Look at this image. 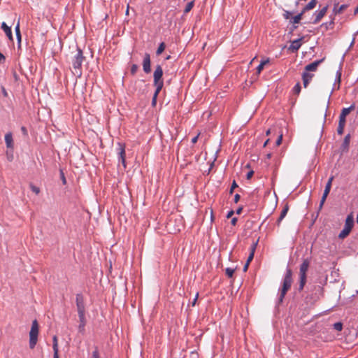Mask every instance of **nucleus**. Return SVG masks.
<instances>
[{
    "label": "nucleus",
    "instance_id": "obj_1",
    "mask_svg": "<svg viewBox=\"0 0 358 358\" xmlns=\"http://www.w3.org/2000/svg\"><path fill=\"white\" fill-rule=\"evenodd\" d=\"M85 59L83 51L79 48H76V52H73V55L71 57V64L73 68V74L78 77L82 76V64Z\"/></svg>",
    "mask_w": 358,
    "mask_h": 358
},
{
    "label": "nucleus",
    "instance_id": "obj_2",
    "mask_svg": "<svg viewBox=\"0 0 358 358\" xmlns=\"http://www.w3.org/2000/svg\"><path fill=\"white\" fill-rule=\"evenodd\" d=\"M292 284V271L287 268L283 280L282 287L279 296V303H282L287 292L290 289Z\"/></svg>",
    "mask_w": 358,
    "mask_h": 358
},
{
    "label": "nucleus",
    "instance_id": "obj_3",
    "mask_svg": "<svg viewBox=\"0 0 358 358\" xmlns=\"http://www.w3.org/2000/svg\"><path fill=\"white\" fill-rule=\"evenodd\" d=\"M310 261L306 259L303 261L299 269V290H302L306 283V273L308 270Z\"/></svg>",
    "mask_w": 358,
    "mask_h": 358
},
{
    "label": "nucleus",
    "instance_id": "obj_4",
    "mask_svg": "<svg viewBox=\"0 0 358 358\" xmlns=\"http://www.w3.org/2000/svg\"><path fill=\"white\" fill-rule=\"evenodd\" d=\"M39 327L36 320L32 322L31 327L29 331V348L34 349L38 341Z\"/></svg>",
    "mask_w": 358,
    "mask_h": 358
},
{
    "label": "nucleus",
    "instance_id": "obj_5",
    "mask_svg": "<svg viewBox=\"0 0 358 358\" xmlns=\"http://www.w3.org/2000/svg\"><path fill=\"white\" fill-rule=\"evenodd\" d=\"M163 69L161 66H157L154 74H153V85L157 89V91H161L163 86L164 82L162 80Z\"/></svg>",
    "mask_w": 358,
    "mask_h": 358
},
{
    "label": "nucleus",
    "instance_id": "obj_6",
    "mask_svg": "<svg viewBox=\"0 0 358 358\" xmlns=\"http://www.w3.org/2000/svg\"><path fill=\"white\" fill-rule=\"evenodd\" d=\"M353 226L354 219L352 215L350 214L348 215L345 220L344 228L339 234L338 238L341 239L346 238L350 234Z\"/></svg>",
    "mask_w": 358,
    "mask_h": 358
},
{
    "label": "nucleus",
    "instance_id": "obj_7",
    "mask_svg": "<svg viewBox=\"0 0 358 358\" xmlns=\"http://www.w3.org/2000/svg\"><path fill=\"white\" fill-rule=\"evenodd\" d=\"M116 150H117V154L118 156L119 162H120L122 164L124 168H126V162H125L126 153H125L124 144L122 143H118L117 145Z\"/></svg>",
    "mask_w": 358,
    "mask_h": 358
},
{
    "label": "nucleus",
    "instance_id": "obj_8",
    "mask_svg": "<svg viewBox=\"0 0 358 358\" xmlns=\"http://www.w3.org/2000/svg\"><path fill=\"white\" fill-rule=\"evenodd\" d=\"M334 176H331L327 184H326V186H325V189H324V193H323V195L322 196V199L320 200V206H319V209L321 210L326 199H327V196L329 195V192H330V190H331V185H332V182L334 180Z\"/></svg>",
    "mask_w": 358,
    "mask_h": 358
},
{
    "label": "nucleus",
    "instance_id": "obj_9",
    "mask_svg": "<svg viewBox=\"0 0 358 358\" xmlns=\"http://www.w3.org/2000/svg\"><path fill=\"white\" fill-rule=\"evenodd\" d=\"M327 10H328V6H326L323 8H322L320 10L316 11L314 13L315 19H314L313 23V24L318 23L323 18V17L326 15Z\"/></svg>",
    "mask_w": 358,
    "mask_h": 358
},
{
    "label": "nucleus",
    "instance_id": "obj_10",
    "mask_svg": "<svg viewBox=\"0 0 358 358\" xmlns=\"http://www.w3.org/2000/svg\"><path fill=\"white\" fill-rule=\"evenodd\" d=\"M143 69L146 73H149L151 71L150 68V57L148 53H145L143 62Z\"/></svg>",
    "mask_w": 358,
    "mask_h": 358
},
{
    "label": "nucleus",
    "instance_id": "obj_11",
    "mask_svg": "<svg viewBox=\"0 0 358 358\" xmlns=\"http://www.w3.org/2000/svg\"><path fill=\"white\" fill-rule=\"evenodd\" d=\"M76 306L78 313H85V304L83 297L81 294H78L76 295Z\"/></svg>",
    "mask_w": 358,
    "mask_h": 358
},
{
    "label": "nucleus",
    "instance_id": "obj_12",
    "mask_svg": "<svg viewBox=\"0 0 358 358\" xmlns=\"http://www.w3.org/2000/svg\"><path fill=\"white\" fill-rule=\"evenodd\" d=\"M303 38L304 37H301L300 38L292 41V43L289 47V50L292 52H296L301 48L302 44L301 41H303Z\"/></svg>",
    "mask_w": 358,
    "mask_h": 358
},
{
    "label": "nucleus",
    "instance_id": "obj_13",
    "mask_svg": "<svg viewBox=\"0 0 358 358\" xmlns=\"http://www.w3.org/2000/svg\"><path fill=\"white\" fill-rule=\"evenodd\" d=\"M354 105L350 106L349 108H345L342 110L340 116H339V122H343L345 124V118L346 116L350 113L351 110L354 109Z\"/></svg>",
    "mask_w": 358,
    "mask_h": 358
},
{
    "label": "nucleus",
    "instance_id": "obj_14",
    "mask_svg": "<svg viewBox=\"0 0 358 358\" xmlns=\"http://www.w3.org/2000/svg\"><path fill=\"white\" fill-rule=\"evenodd\" d=\"M324 60V59H322L320 60H317L313 62L311 64H309L306 66L305 67V71L308 72L309 71H315L319 66V64Z\"/></svg>",
    "mask_w": 358,
    "mask_h": 358
},
{
    "label": "nucleus",
    "instance_id": "obj_15",
    "mask_svg": "<svg viewBox=\"0 0 358 358\" xmlns=\"http://www.w3.org/2000/svg\"><path fill=\"white\" fill-rule=\"evenodd\" d=\"M1 29L5 32L6 36L10 41H13V37L10 27L8 26L6 22H3L1 26Z\"/></svg>",
    "mask_w": 358,
    "mask_h": 358
},
{
    "label": "nucleus",
    "instance_id": "obj_16",
    "mask_svg": "<svg viewBox=\"0 0 358 358\" xmlns=\"http://www.w3.org/2000/svg\"><path fill=\"white\" fill-rule=\"evenodd\" d=\"M5 142L8 149L13 150L14 143L13 139V136L10 132L6 134L5 135Z\"/></svg>",
    "mask_w": 358,
    "mask_h": 358
},
{
    "label": "nucleus",
    "instance_id": "obj_17",
    "mask_svg": "<svg viewBox=\"0 0 358 358\" xmlns=\"http://www.w3.org/2000/svg\"><path fill=\"white\" fill-rule=\"evenodd\" d=\"M347 4H343L339 6L338 3H335L333 8V13L334 15H338L342 13L347 8Z\"/></svg>",
    "mask_w": 358,
    "mask_h": 358
},
{
    "label": "nucleus",
    "instance_id": "obj_18",
    "mask_svg": "<svg viewBox=\"0 0 358 358\" xmlns=\"http://www.w3.org/2000/svg\"><path fill=\"white\" fill-rule=\"evenodd\" d=\"M52 348L54 351L53 358H59V348H58V340L57 336H54L52 338Z\"/></svg>",
    "mask_w": 358,
    "mask_h": 358
},
{
    "label": "nucleus",
    "instance_id": "obj_19",
    "mask_svg": "<svg viewBox=\"0 0 358 358\" xmlns=\"http://www.w3.org/2000/svg\"><path fill=\"white\" fill-rule=\"evenodd\" d=\"M78 316L80 319V324L78 329L80 332H83L85 331V326L86 324L85 313H78Z\"/></svg>",
    "mask_w": 358,
    "mask_h": 358
},
{
    "label": "nucleus",
    "instance_id": "obj_20",
    "mask_svg": "<svg viewBox=\"0 0 358 358\" xmlns=\"http://www.w3.org/2000/svg\"><path fill=\"white\" fill-rule=\"evenodd\" d=\"M313 77V74H312V73H310L306 72V71H304L303 73L302 78H303V83L304 87H307L308 83L312 80Z\"/></svg>",
    "mask_w": 358,
    "mask_h": 358
},
{
    "label": "nucleus",
    "instance_id": "obj_21",
    "mask_svg": "<svg viewBox=\"0 0 358 358\" xmlns=\"http://www.w3.org/2000/svg\"><path fill=\"white\" fill-rule=\"evenodd\" d=\"M317 3V0H311L303 9V13L313 9Z\"/></svg>",
    "mask_w": 358,
    "mask_h": 358
},
{
    "label": "nucleus",
    "instance_id": "obj_22",
    "mask_svg": "<svg viewBox=\"0 0 358 358\" xmlns=\"http://www.w3.org/2000/svg\"><path fill=\"white\" fill-rule=\"evenodd\" d=\"M289 210V206L288 205H285L283 208V209L282 210L281 213H280V215L277 221L278 222V224H280V222L284 219V217L286 216L287 212Z\"/></svg>",
    "mask_w": 358,
    "mask_h": 358
},
{
    "label": "nucleus",
    "instance_id": "obj_23",
    "mask_svg": "<svg viewBox=\"0 0 358 358\" xmlns=\"http://www.w3.org/2000/svg\"><path fill=\"white\" fill-rule=\"evenodd\" d=\"M258 244V241H257L256 242H254L252 243V245H251L250 247V253L248 257V260H250L252 261L254 258V254H255V250H256V248H257V245Z\"/></svg>",
    "mask_w": 358,
    "mask_h": 358
},
{
    "label": "nucleus",
    "instance_id": "obj_24",
    "mask_svg": "<svg viewBox=\"0 0 358 358\" xmlns=\"http://www.w3.org/2000/svg\"><path fill=\"white\" fill-rule=\"evenodd\" d=\"M15 34L17 38L18 42L21 41V33L20 29V20L17 21V23L15 27Z\"/></svg>",
    "mask_w": 358,
    "mask_h": 358
},
{
    "label": "nucleus",
    "instance_id": "obj_25",
    "mask_svg": "<svg viewBox=\"0 0 358 358\" xmlns=\"http://www.w3.org/2000/svg\"><path fill=\"white\" fill-rule=\"evenodd\" d=\"M304 13H303V10L301 11V13H300L299 14L296 15V16H294L292 20V22L293 24H298L299 23V22L301 21V20L302 19V16L303 15Z\"/></svg>",
    "mask_w": 358,
    "mask_h": 358
},
{
    "label": "nucleus",
    "instance_id": "obj_26",
    "mask_svg": "<svg viewBox=\"0 0 358 358\" xmlns=\"http://www.w3.org/2000/svg\"><path fill=\"white\" fill-rule=\"evenodd\" d=\"M194 5V1H192L189 2L186 5V6H185V8L184 10V13H189L192 9Z\"/></svg>",
    "mask_w": 358,
    "mask_h": 358
},
{
    "label": "nucleus",
    "instance_id": "obj_27",
    "mask_svg": "<svg viewBox=\"0 0 358 358\" xmlns=\"http://www.w3.org/2000/svg\"><path fill=\"white\" fill-rule=\"evenodd\" d=\"M345 125V124H344L343 122H338L337 132L339 135H342L343 134Z\"/></svg>",
    "mask_w": 358,
    "mask_h": 358
},
{
    "label": "nucleus",
    "instance_id": "obj_28",
    "mask_svg": "<svg viewBox=\"0 0 358 358\" xmlns=\"http://www.w3.org/2000/svg\"><path fill=\"white\" fill-rule=\"evenodd\" d=\"M165 48H166L165 43L163 42L161 43L157 50V52H156L157 55H161L164 52Z\"/></svg>",
    "mask_w": 358,
    "mask_h": 358
},
{
    "label": "nucleus",
    "instance_id": "obj_29",
    "mask_svg": "<svg viewBox=\"0 0 358 358\" xmlns=\"http://www.w3.org/2000/svg\"><path fill=\"white\" fill-rule=\"evenodd\" d=\"M6 158L9 161V162H12L13 160V150L10 149V150H7L6 151Z\"/></svg>",
    "mask_w": 358,
    "mask_h": 358
},
{
    "label": "nucleus",
    "instance_id": "obj_30",
    "mask_svg": "<svg viewBox=\"0 0 358 358\" xmlns=\"http://www.w3.org/2000/svg\"><path fill=\"white\" fill-rule=\"evenodd\" d=\"M225 273L229 278H232L234 273V269L231 268H227L225 270Z\"/></svg>",
    "mask_w": 358,
    "mask_h": 358
},
{
    "label": "nucleus",
    "instance_id": "obj_31",
    "mask_svg": "<svg viewBox=\"0 0 358 358\" xmlns=\"http://www.w3.org/2000/svg\"><path fill=\"white\" fill-rule=\"evenodd\" d=\"M293 92L296 94H299L301 92V85L300 83H298L295 85V86L293 88Z\"/></svg>",
    "mask_w": 358,
    "mask_h": 358
},
{
    "label": "nucleus",
    "instance_id": "obj_32",
    "mask_svg": "<svg viewBox=\"0 0 358 358\" xmlns=\"http://www.w3.org/2000/svg\"><path fill=\"white\" fill-rule=\"evenodd\" d=\"M91 358H101L100 357V354H99V350H98L97 347H96L94 348V350L92 352V357Z\"/></svg>",
    "mask_w": 358,
    "mask_h": 358
},
{
    "label": "nucleus",
    "instance_id": "obj_33",
    "mask_svg": "<svg viewBox=\"0 0 358 358\" xmlns=\"http://www.w3.org/2000/svg\"><path fill=\"white\" fill-rule=\"evenodd\" d=\"M334 327L336 331H341L343 329V324L341 322H336L334 324Z\"/></svg>",
    "mask_w": 358,
    "mask_h": 358
},
{
    "label": "nucleus",
    "instance_id": "obj_34",
    "mask_svg": "<svg viewBox=\"0 0 358 358\" xmlns=\"http://www.w3.org/2000/svg\"><path fill=\"white\" fill-rule=\"evenodd\" d=\"M350 134H348L345 138H344V141H343V145L345 146V147H348L349 145V143H350Z\"/></svg>",
    "mask_w": 358,
    "mask_h": 358
},
{
    "label": "nucleus",
    "instance_id": "obj_35",
    "mask_svg": "<svg viewBox=\"0 0 358 358\" xmlns=\"http://www.w3.org/2000/svg\"><path fill=\"white\" fill-rule=\"evenodd\" d=\"M159 92L160 91H157V89L155 90V94L153 95L152 100V105H155L156 101H157V97Z\"/></svg>",
    "mask_w": 358,
    "mask_h": 358
},
{
    "label": "nucleus",
    "instance_id": "obj_36",
    "mask_svg": "<svg viewBox=\"0 0 358 358\" xmlns=\"http://www.w3.org/2000/svg\"><path fill=\"white\" fill-rule=\"evenodd\" d=\"M138 69V66L136 64H133L131 67V73L132 75H135Z\"/></svg>",
    "mask_w": 358,
    "mask_h": 358
},
{
    "label": "nucleus",
    "instance_id": "obj_37",
    "mask_svg": "<svg viewBox=\"0 0 358 358\" xmlns=\"http://www.w3.org/2000/svg\"><path fill=\"white\" fill-rule=\"evenodd\" d=\"M282 140V134H281L279 135L278 138L276 140V142H275L276 146H279L281 144Z\"/></svg>",
    "mask_w": 358,
    "mask_h": 358
},
{
    "label": "nucleus",
    "instance_id": "obj_38",
    "mask_svg": "<svg viewBox=\"0 0 358 358\" xmlns=\"http://www.w3.org/2000/svg\"><path fill=\"white\" fill-rule=\"evenodd\" d=\"M31 189L36 194H39V192H40V189L38 187H36L34 185H31Z\"/></svg>",
    "mask_w": 358,
    "mask_h": 358
},
{
    "label": "nucleus",
    "instance_id": "obj_39",
    "mask_svg": "<svg viewBox=\"0 0 358 358\" xmlns=\"http://www.w3.org/2000/svg\"><path fill=\"white\" fill-rule=\"evenodd\" d=\"M238 187V185L236 184V181L234 180L231 185V189H230V191H229V193L230 194H232L233 192H234V189Z\"/></svg>",
    "mask_w": 358,
    "mask_h": 358
},
{
    "label": "nucleus",
    "instance_id": "obj_40",
    "mask_svg": "<svg viewBox=\"0 0 358 358\" xmlns=\"http://www.w3.org/2000/svg\"><path fill=\"white\" fill-rule=\"evenodd\" d=\"M264 69L263 64H259V66L257 67V73L260 74L262 71Z\"/></svg>",
    "mask_w": 358,
    "mask_h": 358
},
{
    "label": "nucleus",
    "instance_id": "obj_41",
    "mask_svg": "<svg viewBox=\"0 0 358 358\" xmlns=\"http://www.w3.org/2000/svg\"><path fill=\"white\" fill-rule=\"evenodd\" d=\"M253 174H254V171H249L248 173L247 176H246L247 179L248 180L250 179L252 177Z\"/></svg>",
    "mask_w": 358,
    "mask_h": 358
},
{
    "label": "nucleus",
    "instance_id": "obj_42",
    "mask_svg": "<svg viewBox=\"0 0 358 358\" xmlns=\"http://www.w3.org/2000/svg\"><path fill=\"white\" fill-rule=\"evenodd\" d=\"M5 60H6L5 56L1 52H0V64L3 63L5 62Z\"/></svg>",
    "mask_w": 358,
    "mask_h": 358
},
{
    "label": "nucleus",
    "instance_id": "obj_43",
    "mask_svg": "<svg viewBox=\"0 0 358 358\" xmlns=\"http://www.w3.org/2000/svg\"><path fill=\"white\" fill-rule=\"evenodd\" d=\"M283 15L285 19H288V18H289V17L291 15V13H289V11H285V13L283 14Z\"/></svg>",
    "mask_w": 358,
    "mask_h": 358
},
{
    "label": "nucleus",
    "instance_id": "obj_44",
    "mask_svg": "<svg viewBox=\"0 0 358 358\" xmlns=\"http://www.w3.org/2000/svg\"><path fill=\"white\" fill-rule=\"evenodd\" d=\"M240 197L241 196H240V195L238 194H235V196H234V202L235 203H238V201L240 200Z\"/></svg>",
    "mask_w": 358,
    "mask_h": 358
},
{
    "label": "nucleus",
    "instance_id": "obj_45",
    "mask_svg": "<svg viewBox=\"0 0 358 358\" xmlns=\"http://www.w3.org/2000/svg\"><path fill=\"white\" fill-rule=\"evenodd\" d=\"M199 136V134L192 139V143L193 144H194L197 142Z\"/></svg>",
    "mask_w": 358,
    "mask_h": 358
},
{
    "label": "nucleus",
    "instance_id": "obj_46",
    "mask_svg": "<svg viewBox=\"0 0 358 358\" xmlns=\"http://www.w3.org/2000/svg\"><path fill=\"white\" fill-rule=\"evenodd\" d=\"M269 63V59H264V60H262L260 64H263V66H264L266 64H268Z\"/></svg>",
    "mask_w": 358,
    "mask_h": 358
},
{
    "label": "nucleus",
    "instance_id": "obj_47",
    "mask_svg": "<svg viewBox=\"0 0 358 358\" xmlns=\"http://www.w3.org/2000/svg\"><path fill=\"white\" fill-rule=\"evenodd\" d=\"M2 93H3L4 96H8V93H7L6 89L3 87H2Z\"/></svg>",
    "mask_w": 358,
    "mask_h": 358
},
{
    "label": "nucleus",
    "instance_id": "obj_48",
    "mask_svg": "<svg viewBox=\"0 0 358 358\" xmlns=\"http://www.w3.org/2000/svg\"><path fill=\"white\" fill-rule=\"evenodd\" d=\"M236 222H237V218H236V217H234V218H233V219L231 220V224H232L233 225H235V224H236Z\"/></svg>",
    "mask_w": 358,
    "mask_h": 358
},
{
    "label": "nucleus",
    "instance_id": "obj_49",
    "mask_svg": "<svg viewBox=\"0 0 358 358\" xmlns=\"http://www.w3.org/2000/svg\"><path fill=\"white\" fill-rule=\"evenodd\" d=\"M248 266H249V264H245L243 266V271H245V272L247 271Z\"/></svg>",
    "mask_w": 358,
    "mask_h": 358
},
{
    "label": "nucleus",
    "instance_id": "obj_50",
    "mask_svg": "<svg viewBox=\"0 0 358 358\" xmlns=\"http://www.w3.org/2000/svg\"><path fill=\"white\" fill-rule=\"evenodd\" d=\"M243 208L241 207V208H238L237 210H236V213L237 214H241V211H242Z\"/></svg>",
    "mask_w": 358,
    "mask_h": 358
},
{
    "label": "nucleus",
    "instance_id": "obj_51",
    "mask_svg": "<svg viewBox=\"0 0 358 358\" xmlns=\"http://www.w3.org/2000/svg\"><path fill=\"white\" fill-rule=\"evenodd\" d=\"M197 297H198V294H196V297H195L194 300H193V303H192V305H193V306H194V305H195V303H196V299H197Z\"/></svg>",
    "mask_w": 358,
    "mask_h": 358
},
{
    "label": "nucleus",
    "instance_id": "obj_52",
    "mask_svg": "<svg viewBox=\"0 0 358 358\" xmlns=\"http://www.w3.org/2000/svg\"><path fill=\"white\" fill-rule=\"evenodd\" d=\"M233 213H234V212L232 210L229 212V213L227 215V217H230L233 215Z\"/></svg>",
    "mask_w": 358,
    "mask_h": 358
},
{
    "label": "nucleus",
    "instance_id": "obj_53",
    "mask_svg": "<svg viewBox=\"0 0 358 358\" xmlns=\"http://www.w3.org/2000/svg\"><path fill=\"white\" fill-rule=\"evenodd\" d=\"M268 142H269V139H267V140L264 142V147H266V146L268 145Z\"/></svg>",
    "mask_w": 358,
    "mask_h": 358
},
{
    "label": "nucleus",
    "instance_id": "obj_54",
    "mask_svg": "<svg viewBox=\"0 0 358 358\" xmlns=\"http://www.w3.org/2000/svg\"><path fill=\"white\" fill-rule=\"evenodd\" d=\"M271 133V129H268L266 131V136H268Z\"/></svg>",
    "mask_w": 358,
    "mask_h": 358
},
{
    "label": "nucleus",
    "instance_id": "obj_55",
    "mask_svg": "<svg viewBox=\"0 0 358 358\" xmlns=\"http://www.w3.org/2000/svg\"><path fill=\"white\" fill-rule=\"evenodd\" d=\"M62 180H63L64 183L66 182V179H65V177L64 176H62Z\"/></svg>",
    "mask_w": 358,
    "mask_h": 358
},
{
    "label": "nucleus",
    "instance_id": "obj_56",
    "mask_svg": "<svg viewBox=\"0 0 358 358\" xmlns=\"http://www.w3.org/2000/svg\"><path fill=\"white\" fill-rule=\"evenodd\" d=\"M251 262H252V261L247 259V262H246V263H245V264H250V263Z\"/></svg>",
    "mask_w": 358,
    "mask_h": 358
},
{
    "label": "nucleus",
    "instance_id": "obj_57",
    "mask_svg": "<svg viewBox=\"0 0 358 358\" xmlns=\"http://www.w3.org/2000/svg\"><path fill=\"white\" fill-rule=\"evenodd\" d=\"M271 154H268V155H267V157H268V158H270V157H271Z\"/></svg>",
    "mask_w": 358,
    "mask_h": 358
},
{
    "label": "nucleus",
    "instance_id": "obj_58",
    "mask_svg": "<svg viewBox=\"0 0 358 358\" xmlns=\"http://www.w3.org/2000/svg\"><path fill=\"white\" fill-rule=\"evenodd\" d=\"M126 14L128 15L129 14V8H127V11H126Z\"/></svg>",
    "mask_w": 358,
    "mask_h": 358
},
{
    "label": "nucleus",
    "instance_id": "obj_59",
    "mask_svg": "<svg viewBox=\"0 0 358 358\" xmlns=\"http://www.w3.org/2000/svg\"><path fill=\"white\" fill-rule=\"evenodd\" d=\"M255 59H256V57L252 58V60L251 61V62H252Z\"/></svg>",
    "mask_w": 358,
    "mask_h": 358
},
{
    "label": "nucleus",
    "instance_id": "obj_60",
    "mask_svg": "<svg viewBox=\"0 0 358 358\" xmlns=\"http://www.w3.org/2000/svg\"><path fill=\"white\" fill-rule=\"evenodd\" d=\"M357 112H358V106H357Z\"/></svg>",
    "mask_w": 358,
    "mask_h": 358
}]
</instances>
